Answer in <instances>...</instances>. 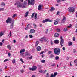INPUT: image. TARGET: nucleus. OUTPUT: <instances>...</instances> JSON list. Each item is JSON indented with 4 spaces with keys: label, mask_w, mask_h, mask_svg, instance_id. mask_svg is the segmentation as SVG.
Wrapping results in <instances>:
<instances>
[{
    "label": "nucleus",
    "mask_w": 77,
    "mask_h": 77,
    "mask_svg": "<svg viewBox=\"0 0 77 77\" xmlns=\"http://www.w3.org/2000/svg\"><path fill=\"white\" fill-rule=\"evenodd\" d=\"M60 48H56L54 49V54H55L57 56L59 55L60 53Z\"/></svg>",
    "instance_id": "obj_1"
},
{
    "label": "nucleus",
    "mask_w": 77,
    "mask_h": 77,
    "mask_svg": "<svg viewBox=\"0 0 77 77\" xmlns=\"http://www.w3.org/2000/svg\"><path fill=\"white\" fill-rule=\"evenodd\" d=\"M17 5L18 8H25V6L23 5L20 2H17Z\"/></svg>",
    "instance_id": "obj_2"
},
{
    "label": "nucleus",
    "mask_w": 77,
    "mask_h": 77,
    "mask_svg": "<svg viewBox=\"0 0 77 77\" xmlns=\"http://www.w3.org/2000/svg\"><path fill=\"white\" fill-rule=\"evenodd\" d=\"M75 10V8L73 7H70L68 9V11L71 12H74Z\"/></svg>",
    "instance_id": "obj_3"
},
{
    "label": "nucleus",
    "mask_w": 77,
    "mask_h": 77,
    "mask_svg": "<svg viewBox=\"0 0 77 77\" xmlns=\"http://www.w3.org/2000/svg\"><path fill=\"white\" fill-rule=\"evenodd\" d=\"M29 70L30 71H36V69H37V67L36 66H35L32 67V68H29Z\"/></svg>",
    "instance_id": "obj_4"
},
{
    "label": "nucleus",
    "mask_w": 77,
    "mask_h": 77,
    "mask_svg": "<svg viewBox=\"0 0 77 77\" xmlns=\"http://www.w3.org/2000/svg\"><path fill=\"white\" fill-rule=\"evenodd\" d=\"M60 39H61L60 44V45H61V47H63V45L62 44H63L64 43V40H63V39L62 36H60Z\"/></svg>",
    "instance_id": "obj_5"
},
{
    "label": "nucleus",
    "mask_w": 77,
    "mask_h": 77,
    "mask_svg": "<svg viewBox=\"0 0 77 77\" xmlns=\"http://www.w3.org/2000/svg\"><path fill=\"white\" fill-rule=\"evenodd\" d=\"M29 2L28 3V5H34L35 4V0H31V1L29 0Z\"/></svg>",
    "instance_id": "obj_6"
},
{
    "label": "nucleus",
    "mask_w": 77,
    "mask_h": 77,
    "mask_svg": "<svg viewBox=\"0 0 77 77\" xmlns=\"http://www.w3.org/2000/svg\"><path fill=\"white\" fill-rule=\"evenodd\" d=\"M12 19L11 18L8 17L6 21V23L7 24H8L9 23H12Z\"/></svg>",
    "instance_id": "obj_7"
},
{
    "label": "nucleus",
    "mask_w": 77,
    "mask_h": 77,
    "mask_svg": "<svg viewBox=\"0 0 77 77\" xmlns=\"http://www.w3.org/2000/svg\"><path fill=\"white\" fill-rule=\"evenodd\" d=\"M48 21V22H52V20H50L49 19H46L42 21V22L43 23H46V22Z\"/></svg>",
    "instance_id": "obj_8"
},
{
    "label": "nucleus",
    "mask_w": 77,
    "mask_h": 77,
    "mask_svg": "<svg viewBox=\"0 0 77 77\" xmlns=\"http://www.w3.org/2000/svg\"><path fill=\"white\" fill-rule=\"evenodd\" d=\"M14 20L11 22V23H10V29H13V27H14Z\"/></svg>",
    "instance_id": "obj_9"
},
{
    "label": "nucleus",
    "mask_w": 77,
    "mask_h": 77,
    "mask_svg": "<svg viewBox=\"0 0 77 77\" xmlns=\"http://www.w3.org/2000/svg\"><path fill=\"white\" fill-rule=\"evenodd\" d=\"M65 20H66V17H65L63 16V19L62 20V22L63 23H64L65 22Z\"/></svg>",
    "instance_id": "obj_10"
},
{
    "label": "nucleus",
    "mask_w": 77,
    "mask_h": 77,
    "mask_svg": "<svg viewBox=\"0 0 77 77\" xmlns=\"http://www.w3.org/2000/svg\"><path fill=\"white\" fill-rule=\"evenodd\" d=\"M30 33H32V34L34 33H35V30L33 29H30Z\"/></svg>",
    "instance_id": "obj_11"
},
{
    "label": "nucleus",
    "mask_w": 77,
    "mask_h": 77,
    "mask_svg": "<svg viewBox=\"0 0 77 77\" xmlns=\"http://www.w3.org/2000/svg\"><path fill=\"white\" fill-rule=\"evenodd\" d=\"M59 34L57 33H56L54 34V37L55 38H57V37H59Z\"/></svg>",
    "instance_id": "obj_12"
},
{
    "label": "nucleus",
    "mask_w": 77,
    "mask_h": 77,
    "mask_svg": "<svg viewBox=\"0 0 77 77\" xmlns=\"http://www.w3.org/2000/svg\"><path fill=\"white\" fill-rule=\"evenodd\" d=\"M54 42L55 44H59V42L58 40H55L54 41Z\"/></svg>",
    "instance_id": "obj_13"
},
{
    "label": "nucleus",
    "mask_w": 77,
    "mask_h": 77,
    "mask_svg": "<svg viewBox=\"0 0 77 77\" xmlns=\"http://www.w3.org/2000/svg\"><path fill=\"white\" fill-rule=\"evenodd\" d=\"M41 7H42V6L40 4L39 5H38V10L39 11H40L41 9Z\"/></svg>",
    "instance_id": "obj_14"
},
{
    "label": "nucleus",
    "mask_w": 77,
    "mask_h": 77,
    "mask_svg": "<svg viewBox=\"0 0 77 77\" xmlns=\"http://www.w3.org/2000/svg\"><path fill=\"white\" fill-rule=\"evenodd\" d=\"M37 50L38 51H40L41 50V48L40 46H38L37 48Z\"/></svg>",
    "instance_id": "obj_15"
},
{
    "label": "nucleus",
    "mask_w": 77,
    "mask_h": 77,
    "mask_svg": "<svg viewBox=\"0 0 77 77\" xmlns=\"http://www.w3.org/2000/svg\"><path fill=\"white\" fill-rule=\"evenodd\" d=\"M50 58L52 59L54 57V55L53 54H50Z\"/></svg>",
    "instance_id": "obj_16"
},
{
    "label": "nucleus",
    "mask_w": 77,
    "mask_h": 77,
    "mask_svg": "<svg viewBox=\"0 0 77 77\" xmlns=\"http://www.w3.org/2000/svg\"><path fill=\"white\" fill-rule=\"evenodd\" d=\"M29 12L27 11L26 12L25 14V17H27V16H28V14H29Z\"/></svg>",
    "instance_id": "obj_17"
},
{
    "label": "nucleus",
    "mask_w": 77,
    "mask_h": 77,
    "mask_svg": "<svg viewBox=\"0 0 77 77\" xmlns=\"http://www.w3.org/2000/svg\"><path fill=\"white\" fill-rule=\"evenodd\" d=\"M54 10H55V8L53 7H51L50 9V11H54Z\"/></svg>",
    "instance_id": "obj_18"
},
{
    "label": "nucleus",
    "mask_w": 77,
    "mask_h": 77,
    "mask_svg": "<svg viewBox=\"0 0 77 77\" xmlns=\"http://www.w3.org/2000/svg\"><path fill=\"white\" fill-rule=\"evenodd\" d=\"M72 42H68V45L69 46H70L71 45H72Z\"/></svg>",
    "instance_id": "obj_19"
},
{
    "label": "nucleus",
    "mask_w": 77,
    "mask_h": 77,
    "mask_svg": "<svg viewBox=\"0 0 77 77\" xmlns=\"http://www.w3.org/2000/svg\"><path fill=\"white\" fill-rule=\"evenodd\" d=\"M39 42L38 41H37L35 42L36 44L35 45V46L36 47H37V46H38V45L39 44Z\"/></svg>",
    "instance_id": "obj_20"
},
{
    "label": "nucleus",
    "mask_w": 77,
    "mask_h": 77,
    "mask_svg": "<svg viewBox=\"0 0 77 77\" xmlns=\"http://www.w3.org/2000/svg\"><path fill=\"white\" fill-rule=\"evenodd\" d=\"M1 6L2 7L3 6H5V4L4 2H2L1 3Z\"/></svg>",
    "instance_id": "obj_21"
},
{
    "label": "nucleus",
    "mask_w": 77,
    "mask_h": 77,
    "mask_svg": "<svg viewBox=\"0 0 77 77\" xmlns=\"http://www.w3.org/2000/svg\"><path fill=\"white\" fill-rule=\"evenodd\" d=\"M25 52V49H21L20 50V53L21 54L22 53V52Z\"/></svg>",
    "instance_id": "obj_22"
},
{
    "label": "nucleus",
    "mask_w": 77,
    "mask_h": 77,
    "mask_svg": "<svg viewBox=\"0 0 77 77\" xmlns=\"http://www.w3.org/2000/svg\"><path fill=\"white\" fill-rule=\"evenodd\" d=\"M33 26H34V27L35 29H36L37 28V25L36 24L33 23Z\"/></svg>",
    "instance_id": "obj_23"
},
{
    "label": "nucleus",
    "mask_w": 77,
    "mask_h": 77,
    "mask_svg": "<svg viewBox=\"0 0 77 77\" xmlns=\"http://www.w3.org/2000/svg\"><path fill=\"white\" fill-rule=\"evenodd\" d=\"M56 31L57 32H60V29L59 28L57 29H56Z\"/></svg>",
    "instance_id": "obj_24"
},
{
    "label": "nucleus",
    "mask_w": 77,
    "mask_h": 77,
    "mask_svg": "<svg viewBox=\"0 0 77 77\" xmlns=\"http://www.w3.org/2000/svg\"><path fill=\"white\" fill-rule=\"evenodd\" d=\"M21 54V55L22 56H23V57H24L25 56H26V54H24V53H22Z\"/></svg>",
    "instance_id": "obj_25"
},
{
    "label": "nucleus",
    "mask_w": 77,
    "mask_h": 77,
    "mask_svg": "<svg viewBox=\"0 0 77 77\" xmlns=\"http://www.w3.org/2000/svg\"><path fill=\"white\" fill-rule=\"evenodd\" d=\"M54 77H55L56 76V75H57V73L56 72H55L54 73Z\"/></svg>",
    "instance_id": "obj_26"
},
{
    "label": "nucleus",
    "mask_w": 77,
    "mask_h": 77,
    "mask_svg": "<svg viewBox=\"0 0 77 77\" xmlns=\"http://www.w3.org/2000/svg\"><path fill=\"white\" fill-rule=\"evenodd\" d=\"M28 55L29 56H30V54L28 53V52H26L25 53V56H28Z\"/></svg>",
    "instance_id": "obj_27"
},
{
    "label": "nucleus",
    "mask_w": 77,
    "mask_h": 77,
    "mask_svg": "<svg viewBox=\"0 0 77 77\" xmlns=\"http://www.w3.org/2000/svg\"><path fill=\"white\" fill-rule=\"evenodd\" d=\"M59 59V57L58 56H57L55 57V60H57Z\"/></svg>",
    "instance_id": "obj_28"
},
{
    "label": "nucleus",
    "mask_w": 77,
    "mask_h": 77,
    "mask_svg": "<svg viewBox=\"0 0 77 77\" xmlns=\"http://www.w3.org/2000/svg\"><path fill=\"white\" fill-rule=\"evenodd\" d=\"M64 32H66V31H68V29L66 28H65L63 30Z\"/></svg>",
    "instance_id": "obj_29"
},
{
    "label": "nucleus",
    "mask_w": 77,
    "mask_h": 77,
    "mask_svg": "<svg viewBox=\"0 0 77 77\" xmlns=\"http://www.w3.org/2000/svg\"><path fill=\"white\" fill-rule=\"evenodd\" d=\"M57 24H58V22L55 20V21L54 22V24L55 25H57Z\"/></svg>",
    "instance_id": "obj_30"
},
{
    "label": "nucleus",
    "mask_w": 77,
    "mask_h": 77,
    "mask_svg": "<svg viewBox=\"0 0 77 77\" xmlns=\"http://www.w3.org/2000/svg\"><path fill=\"white\" fill-rule=\"evenodd\" d=\"M34 17L35 19H36V18H37V13H36L35 14Z\"/></svg>",
    "instance_id": "obj_31"
},
{
    "label": "nucleus",
    "mask_w": 77,
    "mask_h": 77,
    "mask_svg": "<svg viewBox=\"0 0 77 77\" xmlns=\"http://www.w3.org/2000/svg\"><path fill=\"white\" fill-rule=\"evenodd\" d=\"M12 62L13 63H15V59H14L12 60Z\"/></svg>",
    "instance_id": "obj_32"
},
{
    "label": "nucleus",
    "mask_w": 77,
    "mask_h": 77,
    "mask_svg": "<svg viewBox=\"0 0 77 77\" xmlns=\"http://www.w3.org/2000/svg\"><path fill=\"white\" fill-rule=\"evenodd\" d=\"M7 48H8L9 49V50H10L11 46L10 45H8L7 46Z\"/></svg>",
    "instance_id": "obj_33"
},
{
    "label": "nucleus",
    "mask_w": 77,
    "mask_h": 77,
    "mask_svg": "<svg viewBox=\"0 0 77 77\" xmlns=\"http://www.w3.org/2000/svg\"><path fill=\"white\" fill-rule=\"evenodd\" d=\"M51 53H52V51H50L48 52V54H51Z\"/></svg>",
    "instance_id": "obj_34"
},
{
    "label": "nucleus",
    "mask_w": 77,
    "mask_h": 77,
    "mask_svg": "<svg viewBox=\"0 0 77 77\" xmlns=\"http://www.w3.org/2000/svg\"><path fill=\"white\" fill-rule=\"evenodd\" d=\"M34 15H35V13H33L32 15L31 16V18H33V17H34Z\"/></svg>",
    "instance_id": "obj_35"
},
{
    "label": "nucleus",
    "mask_w": 77,
    "mask_h": 77,
    "mask_svg": "<svg viewBox=\"0 0 77 77\" xmlns=\"http://www.w3.org/2000/svg\"><path fill=\"white\" fill-rule=\"evenodd\" d=\"M45 60H42L41 61V62H42V63H44V62H45Z\"/></svg>",
    "instance_id": "obj_36"
},
{
    "label": "nucleus",
    "mask_w": 77,
    "mask_h": 77,
    "mask_svg": "<svg viewBox=\"0 0 77 77\" xmlns=\"http://www.w3.org/2000/svg\"><path fill=\"white\" fill-rule=\"evenodd\" d=\"M60 20V19H59L58 18L55 21H57V22H59Z\"/></svg>",
    "instance_id": "obj_37"
},
{
    "label": "nucleus",
    "mask_w": 77,
    "mask_h": 77,
    "mask_svg": "<svg viewBox=\"0 0 77 77\" xmlns=\"http://www.w3.org/2000/svg\"><path fill=\"white\" fill-rule=\"evenodd\" d=\"M73 52L74 53H75L76 52V50L75 49H74L73 51Z\"/></svg>",
    "instance_id": "obj_38"
},
{
    "label": "nucleus",
    "mask_w": 77,
    "mask_h": 77,
    "mask_svg": "<svg viewBox=\"0 0 77 77\" xmlns=\"http://www.w3.org/2000/svg\"><path fill=\"white\" fill-rule=\"evenodd\" d=\"M16 16V14H13V16H12V18H14Z\"/></svg>",
    "instance_id": "obj_39"
},
{
    "label": "nucleus",
    "mask_w": 77,
    "mask_h": 77,
    "mask_svg": "<svg viewBox=\"0 0 77 77\" xmlns=\"http://www.w3.org/2000/svg\"><path fill=\"white\" fill-rule=\"evenodd\" d=\"M29 36L30 38H33V36L32 35H29Z\"/></svg>",
    "instance_id": "obj_40"
},
{
    "label": "nucleus",
    "mask_w": 77,
    "mask_h": 77,
    "mask_svg": "<svg viewBox=\"0 0 77 77\" xmlns=\"http://www.w3.org/2000/svg\"><path fill=\"white\" fill-rule=\"evenodd\" d=\"M44 41H45V42H47V41H48V39H47V38L45 37V39Z\"/></svg>",
    "instance_id": "obj_41"
},
{
    "label": "nucleus",
    "mask_w": 77,
    "mask_h": 77,
    "mask_svg": "<svg viewBox=\"0 0 77 77\" xmlns=\"http://www.w3.org/2000/svg\"><path fill=\"white\" fill-rule=\"evenodd\" d=\"M55 66V63H53L51 65V66Z\"/></svg>",
    "instance_id": "obj_42"
},
{
    "label": "nucleus",
    "mask_w": 77,
    "mask_h": 77,
    "mask_svg": "<svg viewBox=\"0 0 77 77\" xmlns=\"http://www.w3.org/2000/svg\"><path fill=\"white\" fill-rule=\"evenodd\" d=\"M3 34L2 32L0 33V36H3Z\"/></svg>",
    "instance_id": "obj_43"
},
{
    "label": "nucleus",
    "mask_w": 77,
    "mask_h": 77,
    "mask_svg": "<svg viewBox=\"0 0 77 77\" xmlns=\"http://www.w3.org/2000/svg\"><path fill=\"white\" fill-rule=\"evenodd\" d=\"M8 60H8V59H5L4 60V62H7V61H8Z\"/></svg>",
    "instance_id": "obj_44"
},
{
    "label": "nucleus",
    "mask_w": 77,
    "mask_h": 77,
    "mask_svg": "<svg viewBox=\"0 0 77 77\" xmlns=\"http://www.w3.org/2000/svg\"><path fill=\"white\" fill-rule=\"evenodd\" d=\"M45 37H43L42 38V40L43 41H44V40L45 39Z\"/></svg>",
    "instance_id": "obj_45"
},
{
    "label": "nucleus",
    "mask_w": 77,
    "mask_h": 77,
    "mask_svg": "<svg viewBox=\"0 0 77 77\" xmlns=\"http://www.w3.org/2000/svg\"><path fill=\"white\" fill-rule=\"evenodd\" d=\"M49 77V73H47L46 74V77Z\"/></svg>",
    "instance_id": "obj_46"
},
{
    "label": "nucleus",
    "mask_w": 77,
    "mask_h": 77,
    "mask_svg": "<svg viewBox=\"0 0 77 77\" xmlns=\"http://www.w3.org/2000/svg\"><path fill=\"white\" fill-rule=\"evenodd\" d=\"M73 41H75V37H73Z\"/></svg>",
    "instance_id": "obj_47"
},
{
    "label": "nucleus",
    "mask_w": 77,
    "mask_h": 77,
    "mask_svg": "<svg viewBox=\"0 0 77 77\" xmlns=\"http://www.w3.org/2000/svg\"><path fill=\"white\" fill-rule=\"evenodd\" d=\"M59 11H58L57 13V15H59Z\"/></svg>",
    "instance_id": "obj_48"
},
{
    "label": "nucleus",
    "mask_w": 77,
    "mask_h": 77,
    "mask_svg": "<svg viewBox=\"0 0 77 77\" xmlns=\"http://www.w3.org/2000/svg\"><path fill=\"white\" fill-rule=\"evenodd\" d=\"M54 77V75H53V74H52L51 75V77Z\"/></svg>",
    "instance_id": "obj_49"
},
{
    "label": "nucleus",
    "mask_w": 77,
    "mask_h": 77,
    "mask_svg": "<svg viewBox=\"0 0 77 77\" xmlns=\"http://www.w3.org/2000/svg\"><path fill=\"white\" fill-rule=\"evenodd\" d=\"M0 11H4V8H0Z\"/></svg>",
    "instance_id": "obj_50"
},
{
    "label": "nucleus",
    "mask_w": 77,
    "mask_h": 77,
    "mask_svg": "<svg viewBox=\"0 0 77 77\" xmlns=\"http://www.w3.org/2000/svg\"><path fill=\"white\" fill-rule=\"evenodd\" d=\"M8 56H11V54L10 53H8Z\"/></svg>",
    "instance_id": "obj_51"
},
{
    "label": "nucleus",
    "mask_w": 77,
    "mask_h": 77,
    "mask_svg": "<svg viewBox=\"0 0 77 77\" xmlns=\"http://www.w3.org/2000/svg\"><path fill=\"white\" fill-rule=\"evenodd\" d=\"M62 50H65V47H63Z\"/></svg>",
    "instance_id": "obj_52"
},
{
    "label": "nucleus",
    "mask_w": 77,
    "mask_h": 77,
    "mask_svg": "<svg viewBox=\"0 0 77 77\" xmlns=\"http://www.w3.org/2000/svg\"><path fill=\"white\" fill-rule=\"evenodd\" d=\"M32 57H33V56H31V57H29V59H32Z\"/></svg>",
    "instance_id": "obj_53"
},
{
    "label": "nucleus",
    "mask_w": 77,
    "mask_h": 77,
    "mask_svg": "<svg viewBox=\"0 0 77 77\" xmlns=\"http://www.w3.org/2000/svg\"><path fill=\"white\" fill-rule=\"evenodd\" d=\"M20 72L21 73H23V72H24V70H21Z\"/></svg>",
    "instance_id": "obj_54"
},
{
    "label": "nucleus",
    "mask_w": 77,
    "mask_h": 77,
    "mask_svg": "<svg viewBox=\"0 0 77 77\" xmlns=\"http://www.w3.org/2000/svg\"><path fill=\"white\" fill-rule=\"evenodd\" d=\"M39 40V41H41V42H42L43 41V40H42V38L41 39H40Z\"/></svg>",
    "instance_id": "obj_55"
},
{
    "label": "nucleus",
    "mask_w": 77,
    "mask_h": 77,
    "mask_svg": "<svg viewBox=\"0 0 77 77\" xmlns=\"http://www.w3.org/2000/svg\"><path fill=\"white\" fill-rule=\"evenodd\" d=\"M44 53V52H41L40 53V54H42Z\"/></svg>",
    "instance_id": "obj_56"
},
{
    "label": "nucleus",
    "mask_w": 77,
    "mask_h": 77,
    "mask_svg": "<svg viewBox=\"0 0 77 77\" xmlns=\"http://www.w3.org/2000/svg\"><path fill=\"white\" fill-rule=\"evenodd\" d=\"M60 2V0H57V3H59Z\"/></svg>",
    "instance_id": "obj_57"
},
{
    "label": "nucleus",
    "mask_w": 77,
    "mask_h": 77,
    "mask_svg": "<svg viewBox=\"0 0 77 77\" xmlns=\"http://www.w3.org/2000/svg\"><path fill=\"white\" fill-rule=\"evenodd\" d=\"M28 27L26 28L25 29V30H28Z\"/></svg>",
    "instance_id": "obj_58"
},
{
    "label": "nucleus",
    "mask_w": 77,
    "mask_h": 77,
    "mask_svg": "<svg viewBox=\"0 0 77 77\" xmlns=\"http://www.w3.org/2000/svg\"><path fill=\"white\" fill-rule=\"evenodd\" d=\"M3 45V43L2 42H0V46H2Z\"/></svg>",
    "instance_id": "obj_59"
},
{
    "label": "nucleus",
    "mask_w": 77,
    "mask_h": 77,
    "mask_svg": "<svg viewBox=\"0 0 77 77\" xmlns=\"http://www.w3.org/2000/svg\"><path fill=\"white\" fill-rule=\"evenodd\" d=\"M77 60H75L74 61V63H76V62H77Z\"/></svg>",
    "instance_id": "obj_60"
},
{
    "label": "nucleus",
    "mask_w": 77,
    "mask_h": 77,
    "mask_svg": "<svg viewBox=\"0 0 77 77\" xmlns=\"http://www.w3.org/2000/svg\"><path fill=\"white\" fill-rule=\"evenodd\" d=\"M42 70H40L39 71V72H40V73H42Z\"/></svg>",
    "instance_id": "obj_61"
},
{
    "label": "nucleus",
    "mask_w": 77,
    "mask_h": 77,
    "mask_svg": "<svg viewBox=\"0 0 77 77\" xmlns=\"http://www.w3.org/2000/svg\"><path fill=\"white\" fill-rule=\"evenodd\" d=\"M51 45H53V42L51 41Z\"/></svg>",
    "instance_id": "obj_62"
},
{
    "label": "nucleus",
    "mask_w": 77,
    "mask_h": 77,
    "mask_svg": "<svg viewBox=\"0 0 77 77\" xmlns=\"http://www.w3.org/2000/svg\"><path fill=\"white\" fill-rule=\"evenodd\" d=\"M71 25V26H68V27L69 28H71V25Z\"/></svg>",
    "instance_id": "obj_63"
},
{
    "label": "nucleus",
    "mask_w": 77,
    "mask_h": 77,
    "mask_svg": "<svg viewBox=\"0 0 77 77\" xmlns=\"http://www.w3.org/2000/svg\"><path fill=\"white\" fill-rule=\"evenodd\" d=\"M30 24H28L27 25V27H28L29 28V26H30Z\"/></svg>",
    "instance_id": "obj_64"
}]
</instances>
